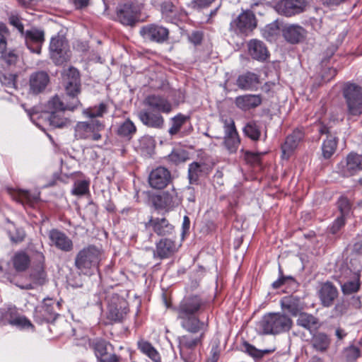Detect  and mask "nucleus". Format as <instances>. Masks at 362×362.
<instances>
[{
	"label": "nucleus",
	"mask_w": 362,
	"mask_h": 362,
	"mask_svg": "<svg viewBox=\"0 0 362 362\" xmlns=\"http://www.w3.org/2000/svg\"><path fill=\"white\" fill-rule=\"evenodd\" d=\"M169 160L175 164L184 162L186 159L185 154L182 151H173L168 156Z\"/></svg>",
	"instance_id": "13d9d810"
},
{
	"label": "nucleus",
	"mask_w": 362,
	"mask_h": 362,
	"mask_svg": "<svg viewBox=\"0 0 362 362\" xmlns=\"http://www.w3.org/2000/svg\"><path fill=\"white\" fill-rule=\"evenodd\" d=\"M139 11V6L132 2L119 4L117 8V18L122 25L133 26L138 21Z\"/></svg>",
	"instance_id": "0eeeda50"
},
{
	"label": "nucleus",
	"mask_w": 362,
	"mask_h": 362,
	"mask_svg": "<svg viewBox=\"0 0 362 362\" xmlns=\"http://www.w3.org/2000/svg\"><path fill=\"white\" fill-rule=\"evenodd\" d=\"M139 117L141 122L148 127L160 129L164 124V119L160 113L153 112L149 110L141 111Z\"/></svg>",
	"instance_id": "4be33fe9"
},
{
	"label": "nucleus",
	"mask_w": 362,
	"mask_h": 362,
	"mask_svg": "<svg viewBox=\"0 0 362 362\" xmlns=\"http://www.w3.org/2000/svg\"><path fill=\"white\" fill-rule=\"evenodd\" d=\"M305 30L298 25H290L284 30V37L291 44L300 42L305 37Z\"/></svg>",
	"instance_id": "a878e982"
},
{
	"label": "nucleus",
	"mask_w": 362,
	"mask_h": 362,
	"mask_svg": "<svg viewBox=\"0 0 362 362\" xmlns=\"http://www.w3.org/2000/svg\"><path fill=\"white\" fill-rule=\"evenodd\" d=\"M244 347L245 349V351L252 357L259 358L262 356V354L260 351L248 343H245Z\"/></svg>",
	"instance_id": "bf43d9fd"
},
{
	"label": "nucleus",
	"mask_w": 362,
	"mask_h": 362,
	"mask_svg": "<svg viewBox=\"0 0 362 362\" xmlns=\"http://www.w3.org/2000/svg\"><path fill=\"white\" fill-rule=\"evenodd\" d=\"M1 83L6 88V91L12 94L16 90V76L13 74H4L0 77Z\"/></svg>",
	"instance_id": "09e8293b"
},
{
	"label": "nucleus",
	"mask_w": 362,
	"mask_h": 362,
	"mask_svg": "<svg viewBox=\"0 0 362 362\" xmlns=\"http://www.w3.org/2000/svg\"><path fill=\"white\" fill-rule=\"evenodd\" d=\"M318 295L322 305L329 307L338 296V291L332 283L326 282L321 286Z\"/></svg>",
	"instance_id": "6ab92c4d"
},
{
	"label": "nucleus",
	"mask_w": 362,
	"mask_h": 362,
	"mask_svg": "<svg viewBox=\"0 0 362 362\" xmlns=\"http://www.w3.org/2000/svg\"><path fill=\"white\" fill-rule=\"evenodd\" d=\"M102 252L94 245H88L81 250L75 257V266L81 272L88 274L97 269L101 260Z\"/></svg>",
	"instance_id": "39448f33"
},
{
	"label": "nucleus",
	"mask_w": 362,
	"mask_h": 362,
	"mask_svg": "<svg viewBox=\"0 0 362 362\" xmlns=\"http://www.w3.org/2000/svg\"><path fill=\"white\" fill-rule=\"evenodd\" d=\"M240 138L239 136H232V137H226L224 138V146L227 148V150L230 153H235L238 148L240 144Z\"/></svg>",
	"instance_id": "3c124183"
},
{
	"label": "nucleus",
	"mask_w": 362,
	"mask_h": 362,
	"mask_svg": "<svg viewBox=\"0 0 362 362\" xmlns=\"http://www.w3.org/2000/svg\"><path fill=\"white\" fill-rule=\"evenodd\" d=\"M181 358L184 362H194L196 360L194 349H179Z\"/></svg>",
	"instance_id": "5fc2aeb1"
},
{
	"label": "nucleus",
	"mask_w": 362,
	"mask_h": 362,
	"mask_svg": "<svg viewBox=\"0 0 362 362\" xmlns=\"http://www.w3.org/2000/svg\"><path fill=\"white\" fill-rule=\"evenodd\" d=\"M279 25L276 22L268 24L264 29V35L266 37H273L279 33Z\"/></svg>",
	"instance_id": "4d7b16f0"
},
{
	"label": "nucleus",
	"mask_w": 362,
	"mask_h": 362,
	"mask_svg": "<svg viewBox=\"0 0 362 362\" xmlns=\"http://www.w3.org/2000/svg\"><path fill=\"white\" fill-rule=\"evenodd\" d=\"M346 0H321L322 4L327 7H335L344 3Z\"/></svg>",
	"instance_id": "338daca9"
},
{
	"label": "nucleus",
	"mask_w": 362,
	"mask_h": 362,
	"mask_svg": "<svg viewBox=\"0 0 362 362\" xmlns=\"http://www.w3.org/2000/svg\"><path fill=\"white\" fill-rule=\"evenodd\" d=\"M360 354V349L355 346H351L344 350V356L348 362H354Z\"/></svg>",
	"instance_id": "864d4df0"
},
{
	"label": "nucleus",
	"mask_w": 362,
	"mask_h": 362,
	"mask_svg": "<svg viewBox=\"0 0 362 362\" xmlns=\"http://www.w3.org/2000/svg\"><path fill=\"white\" fill-rule=\"evenodd\" d=\"M248 51L250 56L258 61H264L269 57L267 47L258 40H251L248 42Z\"/></svg>",
	"instance_id": "393cba45"
},
{
	"label": "nucleus",
	"mask_w": 362,
	"mask_h": 362,
	"mask_svg": "<svg viewBox=\"0 0 362 362\" xmlns=\"http://www.w3.org/2000/svg\"><path fill=\"white\" fill-rule=\"evenodd\" d=\"M72 78L66 83V93L64 99L58 95L52 97L47 103L46 112L43 117L54 128H63L70 124L69 119L65 115L66 111H74L81 103L77 98L80 93L81 83L78 71L74 68L69 69Z\"/></svg>",
	"instance_id": "f257e3e1"
},
{
	"label": "nucleus",
	"mask_w": 362,
	"mask_h": 362,
	"mask_svg": "<svg viewBox=\"0 0 362 362\" xmlns=\"http://www.w3.org/2000/svg\"><path fill=\"white\" fill-rule=\"evenodd\" d=\"M139 33L145 40L163 43L168 39L169 31L162 25L149 24L143 26Z\"/></svg>",
	"instance_id": "9d476101"
},
{
	"label": "nucleus",
	"mask_w": 362,
	"mask_h": 362,
	"mask_svg": "<svg viewBox=\"0 0 362 362\" xmlns=\"http://www.w3.org/2000/svg\"><path fill=\"white\" fill-rule=\"evenodd\" d=\"M203 165L194 162L189 165L188 177L191 184L197 183L199 177L202 174Z\"/></svg>",
	"instance_id": "37998d69"
},
{
	"label": "nucleus",
	"mask_w": 362,
	"mask_h": 362,
	"mask_svg": "<svg viewBox=\"0 0 362 362\" xmlns=\"http://www.w3.org/2000/svg\"><path fill=\"white\" fill-rule=\"evenodd\" d=\"M10 23L11 25H13L18 29L21 35H23V25L22 24V23L21 22L18 17L12 16L10 18Z\"/></svg>",
	"instance_id": "0e129e2a"
},
{
	"label": "nucleus",
	"mask_w": 362,
	"mask_h": 362,
	"mask_svg": "<svg viewBox=\"0 0 362 362\" xmlns=\"http://www.w3.org/2000/svg\"><path fill=\"white\" fill-rule=\"evenodd\" d=\"M343 93L349 114H362V88L354 83H347L344 88Z\"/></svg>",
	"instance_id": "423d86ee"
},
{
	"label": "nucleus",
	"mask_w": 362,
	"mask_h": 362,
	"mask_svg": "<svg viewBox=\"0 0 362 362\" xmlns=\"http://www.w3.org/2000/svg\"><path fill=\"white\" fill-rule=\"evenodd\" d=\"M310 344L317 352L324 354L330 346L331 339L325 333L317 332L312 337Z\"/></svg>",
	"instance_id": "c756f323"
},
{
	"label": "nucleus",
	"mask_w": 362,
	"mask_h": 362,
	"mask_svg": "<svg viewBox=\"0 0 362 362\" xmlns=\"http://www.w3.org/2000/svg\"><path fill=\"white\" fill-rule=\"evenodd\" d=\"M159 200L161 202V206L170 209L179 204L177 194L175 191L165 192L159 196Z\"/></svg>",
	"instance_id": "a19ab883"
},
{
	"label": "nucleus",
	"mask_w": 362,
	"mask_h": 362,
	"mask_svg": "<svg viewBox=\"0 0 362 362\" xmlns=\"http://www.w3.org/2000/svg\"><path fill=\"white\" fill-rule=\"evenodd\" d=\"M292 325V320L288 315L271 313L261 318L256 329L261 334H277L290 330Z\"/></svg>",
	"instance_id": "7ed1b4c3"
},
{
	"label": "nucleus",
	"mask_w": 362,
	"mask_h": 362,
	"mask_svg": "<svg viewBox=\"0 0 362 362\" xmlns=\"http://www.w3.org/2000/svg\"><path fill=\"white\" fill-rule=\"evenodd\" d=\"M306 6L305 0H281L276 4L275 9L278 13L291 17L303 13Z\"/></svg>",
	"instance_id": "9b49d317"
},
{
	"label": "nucleus",
	"mask_w": 362,
	"mask_h": 362,
	"mask_svg": "<svg viewBox=\"0 0 362 362\" xmlns=\"http://www.w3.org/2000/svg\"><path fill=\"white\" fill-rule=\"evenodd\" d=\"M296 324L311 332L312 329L317 328L319 321L313 315L302 312L298 315Z\"/></svg>",
	"instance_id": "c9c22d12"
},
{
	"label": "nucleus",
	"mask_w": 362,
	"mask_h": 362,
	"mask_svg": "<svg viewBox=\"0 0 362 362\" xmlns=\"http://www.w3.org/2000/svg\"><path fill=\"white\" fill-rule=\"evenodd\" d=\"M338 206L342 214L347 213L350 208V202L346 197H341L338 202Z\"/></svg>",
	"instance_id": "052dcab7"
},
{
	"label": "nucleus",
	"mask_w": 362,
	"mask_h": 362,
	"mask_svg": "<svg viewBox=\"0 0 362 362\" xmlns=\"http://www.w3.org/2000/svg\"><path fill=\"white\" fill-rule=\"evenodd\" d=\"M281 308L293 316L298 315L303 310L300 298L294 296H286L281 300Z\"/></svg>",
	"instance_id": "7c9ffc66"
},
{
	"label": "nucleus",
	"mask_w": 362,
	"mask_h": 362,
	"mask_svg": "<svg viewBox=\"0 0 362 362\" xmlns=\"http://www.w3.org/2000/svg\"><path fill=\"white\" fill-rule=\"evenodd\" d=\"M189 117L181 113L177 114L171 119V127L168 129L170 136L177 134L181 129L182 127L186 123Z\"/></svg>",
	"instance_id": "79ce46f5"
},
{
	"label": "nucleus",
	"mask_w": 362,
	"mask_h": 362,
	"mask_svg": "<svg viewBox=\"0 0 362 362\" xmlns=\"http://www.w3.org/2000/svg\"><path fill=\"white\" fill-rule=\"evenodd\" d=\"M257 7L264 8L262 1L252 4L250 10L243 11L239 16L231 21L230 29L237 33L247 34L257 27V19L255 13L262 14V10H257Z\"/></svg>",
	"instance_id": "20e7f679"
},
{
	"label": "nucleus",
	"mask_w": 362,
	"mask_h": 362,
	"mask_svg": "<svg viewBox=\"0 0 362 362\" xmlns=\"http://www.w3.org/2000/svg\"><path fill=\"white\" fill-rule=\"evenodd\" d=\"M49 50L52 58L57 64H62L69 58V45L63 35H58L51 39Z\"/></svg>",
	"instance_id": "6e6552de"
},
{
	"label": "nucleus",
	"mask_w": 362,
	"mask_h": 362,
	"mask_svg": "<svg viewBox=\"0 0 362 362\" xmlns=\"http://www.w3.org/2000/svg\"><path fill=\"white\" fill-rule=\"evenodd\" d=\"M337 169L344 177L355 175L362 170V156L354 152L350 153L345 160L338 164Z\"/></svg>",
	"instance_id": "1a4fd4ad"
},
{
	"label": "nucleus",
	"mask_w": 362,
	"mask_h": 362,
	"mask_svg": "<svg viewBox=\"0 0 362 362\" xmlns=\"http://www.w3.org/2000/svg\"><path fill=\"white\" fill-rule=\"evenodd\" d=\"M139 349L154 362H160V356L152 344L145 340L138 341Z\"/></svg>",
	"instance_id": "e433bc0d"
},
{
	"label": "nucleus",
	"mask_w": 362,
	"mask_h": 362,
	"mask_svg": "<svg viewBox=\"0 0 362 362\" xmlns=\"http://www.w3.org/2000/svg\"><path fill=\"white\" fill-rule=\"evenodd\" d=\"M13 199L22 205L33 206L40 199V193L28 190H18L12 194Z\"/></svg>",
	"instance_id": "c85d7f7f"
},
{
	"label": "nucleus",
	"mask_w": 362,
	"mask_h": 362,
	"mask_svg": "<svg viewBox=\"0 0 362 362\" xmlns=\"http://www.w3.org/2000/svg\"><path fill=\"white\" fill-rule=\"evenodd\" d=\"M207 327H204L200 330L198 336H192L190 334H185L178 337L179 349H194L198 344H201L204 337Z\"/></svg>",
	"instance_id": "cd10ccee"
},
{
	"label": "nucleus",
	"mask_w": 362,
	"mask_h": 362,
	"mask_svg": "<svg viewBox=\"0 0 362 362\" xmlns=\"http://www.w3.org/2000/svg\"><path fill=\"white\" fill-rule=\"evenodd\" d=\"M243 132L252 140H257L260 136V130L255 123L250 122L245 125Z\"/></svg>",
	"instance_id": "8fccbe9b"
},
{
	"label": "nucleus",
	"mask_w": 362,
	"mask_h": 362,
	"mask_svg": "<svg viewBox=\"0 0 362 362\" xmlns=\"http://www.w3.org/2000/svg\"><path fill=\"white\" fill-rule=\"evenodd\" d=\"M303 132L300 129H296L288 135L281 147L284 155L288 156L298 146L299 142L303 139Z\"/></svg>",
	"instance_id": "473e14b6"
},
{
	"label": "nucleus",
	"mask_w": 362,
	"mask_h": 362,
	"mask_svg": "<svg viewBox=\"0 0 362 362\" xmlns=\"http://www.w3.org/2000/svg\"><path fill=\"white\" fill-rule=\"evenodd\" d=\"M107 346V342L103 340H97L92 344L95 354L100 362H118L117 356L114 354H109Z\"/></svg>",
	"instance_id": "5701e85b"
},
{
	"label": "nucleus",
	"mask_w": 362,
	"mask_h": 362,
	"mask_svg": "<svg viewBox=\"0 0 362 362\" xmlns=\"http://www.w3.org/2000/svg\"><path fill=\"white\" fill-rule=\"evenodd\" d=\"M144 103L151 110L169 114L173 110V105L165 97L159 95H150L146 98Z\"/></svg>",
	"instance_id": "a211bd4d"
},
{
	"label": "nucleus",
	"mask_w": 362,
	"mask_h": 362,
	"mask_svg": "<svg viewBox=\"0 0 362 362\" xmlns=\"http://www.w3.org/2000/svg\"><path fill=\"white\" fill-rule=\"evenodd\" d=\"M179 245L170 238H162L156 244L153 257L160 259H167L177 252Z\"/></svg>",
	"instance_id": "2eb2a0df"
},
{
	"label": "nucleus",
	"mask_w": 362,
	"mask_h": 362,
	"mask_svg": "<svg viewBox=\"0 0 362 362\" xmlns=\"http://www.w3.org/2000/svg\"><path fill=\"white\" fill-rule=\"evenodd\" d=\"M107 112V105L104 103H100L98 106L94 107L87 108L83 110V115L91 119H95V117H102Z\"/></svg>",
	"instance_id": "c03bdc74"
},
{
	"label": "nucleus",
	"mask_w": 362,
	"mask_h": 362,
	"mask_svg": "<svg viewBox=\"0 0 362 362\" xmlns=\"http://www.w3.org/2000/svg\"><path fill=\"white\" fill-rule=\"evenodd\" d=\"M90 182L86 180H78L75 181L71 194L76 196H83L89 191Z\"/></svg>",
	"instance_id": "a18cd8bd"
},
{
	"label": "nucleus",
	"mask_w": 362,
	"mask_h": 362,
	"mask_svg": "<svg viewBox=\"0 0 362 362\" xmlns=\"http://www.w3.org/2000/svg\"><path fill=\"white\" fill-rule=\"evenodd\" d=\"M224 130V138L238 136L234 120L232 118L222 119Z\"/></svg>",
	"instance_id": "de8ad7c7"
},
{
	"label": "nucleus",
	"mask_w": 362,
	"mask_h": 362,
	"mask_svg": "<svg viewBox=\"0 0 362 362\" xmlns=\"http://www.w3.org/2000/svg\"><path fill=\"white\" fill-rule=\"evenodd\" d=\"M49 81L48 74L45 71H37L30 76V90L37 94L44 90Z\"/></svg>",
	"instance_id": "aec40b11"
},
{
	"label": "nucleus",
	"mask_w": 362,
	"mask_h": 362,
	"mask_svg": "<svg viewBox=\"0 0 362 362\" xmlns=\"http://www.w3.org/2000/svg\"><path fill=\"white\" fill-rule=\"evenodd\" d=\"M13 264L17 272L26 270L30 265V257L24 252H19L14 255L12 259Z\"/></svg>",
	"instance_id": "4c0bfd02"
},
{
	"label": "nucleus",
	"mask_w": 362,
	"mask_h": 362,
	"mask_svg": "<svg viewBox=\"0 0 362 362\" xmlns=\"http://www.w3.org/2000/svg\"><path fill=\"white\" fill-rule=\"evenodd\" d=\"M189 40L194 45H198L202 42V35L199 32H194L189 36Z\"/></svg>",
	"instance_id": "774afa93"
},
{
	"label": "nucleus",
	"mask_w": 362,
	"mask_h": 362,
	"mask_svg": "<svg viewBox=\"0 0 362 362\" xmlns=\"http://www.w3.org/2000/svg\"><path fill=\"white\" fill-rule=\"evenodd\" d=\"M261 103L262 97L260 95L246 94L238 96L235 99L236 107L243 111L255 108Z\"/></svg>",
	"instance_id": "412c9836"
},
{
	"label": "nucleus",
	"mask_w": 362,
	"mask_h": 362,
	"mask_svg": "<svg viewBox=\"0 0 362 362\" xmlns=\"http://www.w3.org/2000/svg\"><path fill=\"white\" fill-rule=\"evenodd\" d=\"M148 224L153 227V231L158 235H166L171 234L174 230V227L165 218H151Z\"/></svg>",
	"instance_id": "2f4dec72"
},
{
	"label": "nucleus",
	"mask_w": 362,
	"mask_h": 362,
	"mask_svg": "<svg viewBox=\"0 0 362 362\" xmlns=\"http://www.w3.org/2000/svg\"><path fill=\"white\" fill-rule=\"evenodd\" d=\"M104 126L98 119L89 122H78L74 129V135L77 139H88L94 131H100Z\"/></svg>",
	"instance_id": "4468645a"
},
{
	"label": "nucleus",
	"mask_w": 362,
	"mask_h": 362,
	"mask_svg": "<svg viewBox=\"0 0 362 362\" xmlns=\"http://www.w3.org/2000/svg\"><path fill=\"white\" fill-rule=\"evenodd\" d=\"M13 325L20 326L22 327H32L31 322L25 317H18L13 319L11 322Z\"/></svg>",
	"instance_id": "680f3d73"
},
{
	"label": "nucleus",
	"mask_w": 362,
	"mask_h": 362,
	"mask_svg": "<svg viewBox=\"0 0 362 362\" xmlns=\"http://www.w3.org/2000/svg\"><path fill=\"white\" fill-rule=\"evenodd\" d=\"M139 147L144 153L151 155L155 148V141L151 136H143L139 140Z\"/></svg>",
	"instance_id": "49530a36"
},
{
	"label": "nucleus",
	"mask_w": 362,
	"mask_h": 362,
	"mask_svg": "<svg viewBox=\"0 0 362 362\" xmlns=\"http://www.w3.org/2000/svg\"><path fill=\"white\" fill-rule=\"evenodd\" d=\"M259 76L252 72H246L240 75L236 80L237 86L244 90H253L259 84Z\"/></svg>",
	"instance_id": "b1692460"
},
{
	"label": "nucleus",
	"mask_w": 362,
	"mask_h": 362,
	"mask_svg": "<svg viewBox=\"0 0 362 362\" xmlns=\"http://www.w3.org/2000/svg\"><path fill=\"white\" fill-rule=\"evenodd\" d=\"M22 36L24 37L28 49L31 52L40 54L42 45L45 42L44 31L36 28H32L25 30Z\"/></svg>",
	"instance_id": "f8f14e48"
},
{
	"label": "nucleus",
	"mask_w": 362,
	"mask_h": 362,
	"mask_svg": "<svg viewBox=\"0 0 362 362\" xmlns=\"http://www.w3.org/2000/svg\"><path fill=\"white\" fill-rule=\"evenodd\" d=\"M344 220L342 217L338 218L333 223V225L331 228V232L334 234L337 233V231L340 229V228L344 226Z\"/></svg>",
	"instance_id": "69168bd1"
},
{
	"label": "nucleus",
	"mask_w": 362,
	"mask_h": 362,
	"mask_svg": "<svg viewBox=\"0 0 362 362\" xmlns=\"http://www.w3.org/2000/svg\"><path fill=\"white\" fill-rule=\"evenodd\" d=\"M337 139L333 136H328L322 145V156L325 159L332 157L334 153L337 146Z\"/></svg>",
	"instance_id": "ea45409f"
},
{
	"label": "nucleus",
	"mask_w": 362,
	"mask_h": 362,
	"mask_svg": "<svg viewBox=\"0 0 362 362\" xmlns=\"http://www.w3.org/2000/svg\"><path fill=\"white\" fill-rule=\"evenodd\" d=\"M136 128L134 124L129 119L119 124L117 134L123 138L130 139L136 133Z\"/></svg>",
	"instance_id": "58836bf2"
},
{
	"label": "nucleus",
	"mask_w": 362,
	"mask_h": 362,
	"mask_svg": "<svg viewBox=\"0 0 362 362\" xmlns=\"http://www.w3.org/2000/svg\"><path fill=\"white\" fill-rule=\"evenodd\" d=\"M35 317L40 323L44 321L49 322L53 320L55 318V312L53 306L45 302L43 305L35 308Z\"/></svg>",
	"instance_id": "72a5a7b5"
},
{
	"label": "nucleus",
	"mask_w": 362,
	"mask_h": 362,
	"mask_svg": "<svg viewBox=\"0 0 362 362\" xmlns=\"http://www.w3.org/2000/svg\"><path fill=\"white\" fill-rule=\"evenodd\" d=\"M204 302L199 296L185 297L175 308L180 326L190 334H197L207 325L199 320V313Z\"/></svg>",
	"instance_id": "f03ea898"
},
{
	"label": "nucleus",
	"mask_w": 362,
	"mask_h": 362,
	"mask_svg": "<svg viewBox=\"0 0 362 362\" xmlns=\"http://www.w3.org/2000/svg\"><path fill=\"white\" fill-rule=\"evenodd\" d=\"M25 236V231L22 228H17L15 235L10 234L11 240L14 243H19L23 241Z\"/></svg>",
	"instance_id": "e2e57ef3"
},
{
	"label": "nucleus",
	"mask_w": 362,
	"mask_h": 362,
	"mask_svg": "<svg viewBox=\"0 0 362 362\" xmlns=\"http://www.w3.org/2000/svg\"><path fill=\"white\" fill-rule=\"evenodd\" d=\"M48 237L51 246H54L66 252L73 250V242L64 233L57 229H52L49 232Z\"/></svg>",
	"instance_id": "dca6fc26"
},
{
	"label": "nucleus",
	"mask_w": 362,
	"mask_h": 362,
	"mask_svg": "<svg viewBox=\"0 0 362 362\" xmlns=\"http://www.w3.org/2000/svg\"><path fill=\"white\" fill-rule=\"evenodd\" d=\"M170 180V173L164 167H158L153 170L148 177L150 186L155 189H163Z\"/></svg>",
	"instance_id": "f3484780"
},
{
	"label": "nucleus",
	"mask_w": 362,
	"mask_h": 362,
	"mask_svg": "<svg viewBox=\"0 0 362 362\" xmlns=\"http://www.w3.org/2000/svg\"><path fill=\"white\" fill-rule=\"evenodd\" d=\"M127 312V301L115 296L109 303L107 317L114 322H121L126 317Z\"/></svg>",
	"instance_id": "ddd939ff"
},
{
	"label": "nucleus",
	"mask_w": 362,
	"mask_h": 362,
	"mask_svg": "<svg viewBox=\"0 0 362 362\" xmlns=\"http://www.w3.org/2000/svg\"><path fill=\"white\" fill-rule=\"evenodd\" d=\"M361 267L354 268V274L344 282H341V288L344 295L356 293L361 286L360 276Z\"/></svg>",
	"instance_id": "bb28decb"
},
{
	"label": "nucleus",
	"mask_w": 362,
	"mask_h": 362,
	"mask_svg": "<svg viewBox=\"0 0 362 362\" xmlns=\"http://www.w3.org/2000/svg\"><path fill=\"white\" fill-rule=\"evenodd\" d=\"M161 11L167 21L171 20V18L176 13L175 7L171 2H164L161 5Z\"/></svg>",
	"instance_id": "603ef678"
},
{
	"label": "nucleus",
	"mask_w": 362,
	"mask_h": 362,
	"mask_svg": "<svg viewBox=\"0 0 362 362\" xmlns=\"http://www.w3.org/2000/svg\"><path fill=\"white\" fill-rule=\"evenodd\" d=\"M1 54V59L4 61L8 65L15 64L18 58L17 53L14 50L3 52V53Z\"/></svg>",
	"instance_id": "6e6d98bb"
},
{
	"label": "nucleus",
	"mask_w": 362,
	"mask_h": 362,
	"mask_svg": "<svg viewBox=\"0 0 362 362\" xmlns=\"http://www.w3.org/2000/svg\"><path fill=\"white\" fill-rule=\"evenodd\" d=\"M30 279L33 281V284H18L16 285L21 289H33L35 286L43 285L46 281V274L42 268H39L35 271H33L30 274Z\"/></svg>",
	"instance_id": "f704fd0d"
}]
</instances>
